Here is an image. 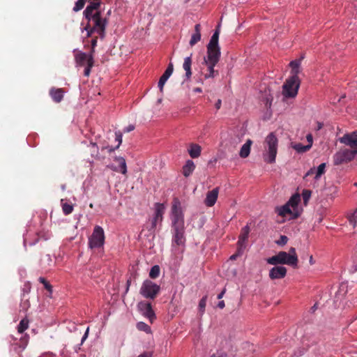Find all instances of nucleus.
<instances>
[{"mask_svg": "<svg viewBox=\"0 0 357 357\" xmlns=\"http://www.w3.org/2000/svg\"><path fill=\"white\" fill-rule=\"evenodd\" d=\"M84 18L87 20V24L84 27V30L87 31V37H90L93 33H97L100 38H104L107 20L106 18L102 17L101 12L96 11L94 15Z\"/></svg>", "mask_w": 357, "mask_h": 357, "instance_id": "f257e3e1", "label": "nucleus"}, {"mask_svg": "<svg viewBox=\"0 0 357 357\" xmlns=\"http://www.w3.org/2000/svg\"><path fill=\"white\" fill-rule=\"evenodd\" d=\"M268 264L271 265L287 264L296 267L298 259L294 248H291L289 252L280 251L277 255L266 259Z\"/></svg>", "mask_w": 357, "mask_h": 357, "instance_id": "f03ea898", "label": "nucleus"}, {"mask_svg": "<svg viewBox=\"0 0 357 357\" xmlns=\"http://www.w3.org/2000/svg\"><path fill=\"white\" fill-rule=\"evenodd\" d=\"M219 31L216 30L211 36L207 45V55L204 61L211 62L212 65H216L220 58L221 52L218 45Z\"/></svg>", "mask_w": 357, "mask_h": 357, "instance_id": "7ed1b4c3", "label": "nucleus"}, {"mask_svg": "<svg viewBox=\"0 0 357 357\" xmlns=\"http://www.w3.org/2000/svg\"><path fill=\"white\" fill-rule=\"evenodd\" d=\"M278 143V139L273 132L266 137L263 153V158L266 162L271 164L275 162Z\"/></svg>", "mask_w": 357, "mask_h": 357, "instance_id": "20e7f679", "label": "nucleus"}, {"mask_svg": "<svg viewBox=\"0 0 357 357\" xmlns=\"http://www.w3.org/2000/svg\"><path fill=\"white\" fill-rule=\"evenodd\" d=\"M160 291V285L155 284L150 280H146L143 282L139 293L145 298L155 299Z\"/></svg>", "mask_w": 357, "mask_h": 357, "instance_id": "39448f33", "label": "nucleus"}, {"mask_svg": "<svg viewBox=\"0 0 357 357\" xmlns=\"http://www.w3.org/2000/svg\"><path fill=\"white\" fill-rule=\"evenodd\" d=\"M171 220L172 228L184 227V218L181 202L176 197L172 202Z\"/></svg>", "mask_w": 357, "mask_h": 357, "instance_id": "423d86ee", "label": "nucleus"}, {"mask_svg": "<svg viewBox=\"0 0 357 357\" xmlns=\"http://www.w3.org/2000/svg\"><path fill=\"white\" fill-rule=\"evenodd\" d=\"M300 86L298 76H290L282 86V94L286 98H294Z\"/></svg>", "mask_w": 357, "mask_h": 357, "instance_id": "0eeeda50", "label": "nucleus"}, {"mask_svg": "<svg viewBox=\"0 0 357 357\" xmlns=\"http://www.w3.org/2000/svg\"><path fill=\"white\" fill-rule=\"evenodd\" d=\"M357 155V150H350L347 148L340 149L333 156V165H340L353 160Z\"/></svg>", "mask_w": 357, "mask_h": 357, "instance_id": "6e6552de", "label": "nucleus"}, {"mask_svg": "<svg viewBox=\"0 0 357 357\" xmlns=\"http://www.w3.org/2000/svg\"><path fill=\"white\" fill-rule=\"evenodd\" d=\"M105 233L103 229L96 225L91 236L89 238V246L90 248H100L105 243Z\"/></svg>", "mask_w": 357, "mask_h": 357, "instance_id": "1a4fd4ad", "label": "nucleus"}, {"mask_svg": "<svg viewBox=\"0 0 357 357\" xmlns=\"http://www.w3.org/2000/svg\"><path fill=\"white\" fill-rule=\"evenodd\" d=\"M137 309L144 317L149 319L151 323H153L155 319V314L151 303L145 301H140L137 304Z\"/></svg>", "mask_w": 357, "mask_h": 357, "instance_id": "9d476101", "label": "nucleus"}, {"mask_svg": "<svg viewBox=\"0 0 357 357\" xmlns=\"http://www.w3.org/2000/svg\"><path fill=\"white\" fill-rule=\"evenodd\" d=\"M340 143L351 148L350 150H357V130L344 134L339 139Z\"/></svg>", "mask_w": 357, "mask_h": 357, "instance_id": "9b49d317", "label": "nucleus"}, {"mask_svg": "<svg viewBox=\"0 0 357 357\" xmlns=\"http://www.w3.org/2000/svg\"><path fill=\"white\" fill-rule=\"evenodd\" d=\"M174 235L172 238V245H176L178 246L184 245L185 238L184 236L185 227L172 228Z\"/></svg>", "mask_w": 357, "mask_h": 357, "instance_id": "f8f14e48", "label": "nucleus"}, {"mask_svg": "<svg viewBox=\"0 0 357 357\" xmlns=\"http://www.w3.org/2000/svg\"><path fill=\"white\" fill-rule=\"evenodd\" d=\"M88 1L89 2V4L83 12L84 17H88V16L94 15V13H96V11L100 12L99 10L101 4L100 0H89Z\"/></svg>", "mask_w": 357, "mask_h": 357, "instance_id": "ddd939ff", "label": "nucleus"}, {"mask_svg": "<svg viewBox=\"0 0 357 357\" xmlns=\"http://www.w3.org/2000/svg\"><path fill=\"white\" fill-rule=\"evenodd\" d=\"M269 271V278L271 280L282 279L287 275V268L284 266L275 265Z\"/></svg>", "mask_w": 357, "mask_h": 357, "instance_id": "4468645a", "label": "nucleus"}, {"mask_svg": "<svg viewBox=\"0 0 357 357\" xmlns=\"http://www.w3.org/2000/svg\"><path fill=\"white\" fill-rule=\"evenodd\" d=\"M154 217L152 220V229L155 228L158 222H162V215L165 211V206L162 204L156 203Z\"/></svg>", "mask_w": 357, "mask_h": 357, "instance_id": "2eb2a0df", "label": "nucleus"}, {"mask_svg": "<svg viewBox=\"0 0 357 357\" xmlns=\"http://www.w3.org/2000/svg\"><path fill=\"white\" fill-rule=\"evenodd\" d=\"M203 65H205L206 66V70H204L202 69V75H203L204 78L205 79H209V78H213L216 75H218V71L215 70L214 67L215 65H212L211 62H205L204 61L202 63Z\"/></svg>", "mask_w": 357, "mask_h": 357, "instance_id": "dca6fc26", "label": "nucleus"}, {"mask_svg": "<svg viewBox=\"0 0 357 357\" xmlns=\"http://www.w3.org/2000/svg\"><path fill=\"white\" fill-rule=\"evenodd\" d=\"M218 196V188H215L213 189L212 190L208 191L206 194V197L204 200L205 204L208 207L213 206L217 201Z\"/></svg>", "mask_w": 357, "mask_h": 357, "instance_id": "f3484780", "label": "nucleus"}, {"mask_svg": "<svg viewBox=\"0 0 357 357\" xmlns=\"http://www.w3.org/2000/svg\"><path fill=\"white\" fill-rule=\"evenodd\" d=\"M250 233V227L249 226L246 225L244 227L241 229V234L238 236V241L237 242V246L243 247V248H245V241L248 238V235Z\"/></svg>", "mask_w": 357, "mask_h": 357, "instance_id": "a211bd4d", "label": "nucleus"}, {"mask_svg": "<svg viewBox=\"0 0 357 357\" xmlns=\"http://www.w3.org/2000/svg\"><path fill=\"white\" fill-rule=\"evenodd\" d=\"M63 93L62 89L52 88L50 91V95L55 102H60L63 100Z\"/></svg>", "mask_w": 357, "mask_h": 357, "instance_id": "6ab92c4d", "label": "nucleus"}, {"mask_svg": "<svg viewBox=\"0 0 357 357\" xmlns=\"http://www.w3.org/2000/svg\"><path fill=\"white\" fill-rule=\"evenodd\" d=\"M201 40V25L197 24L195 26V33L192 35L189 44L191 47L194 46Z\"/></svg>", "mask_w": 357, "mask_h": 357, "instance_id": "aec40b11", "label": "nucleus"}, {"mask_svg": "<svg viewBox=\"0 0 357 357\" xmlns=\"http://www.w3.org/2000/svg\"><path fill=\"white\" fill-rule=\"evenodd\" d=\"M88 59L87 54L82 52H79L75 56V60L78 66H84L86 63L87 64Z\"/></svg>", "mask_w": 357, "mask_h": 357, "instance_id": "412c9836", "label": "nucleus"}, {"mask_svg": "<svg viewBox=\"0 0 357 357\" xmlns=\"http://www.w3.org/2000/svg\"><path fill=\"white\" fill-rule=\"evenodd\" d=\"M252 144V140L248 139L246 142L242 146L239 153V155L241 158H245L249 155Z\"/></svg>", "mask_w": 357, "mask_h": 357, "instance_id": "4be33fe9", "label": "nucleus"}, {"mask_svg": "<svg viewBox=\"0 0 357 357\" xmlns=\"http://www.w3.org/2000/svg\"><path fill=\"white\" fill-rule=\"evenodd\" d=\"M191 66H192L191 56H187L186 58H185L184 62L183 64V68L185 71V77L187 79H190L192 75Z\"/></svg>", "mask_w": 357, "mask_h": 357, "instance_id": "5701e85b", "label": "nucleus"}, {"mask_svg": "<svg viewBox=\"0 0 357 357\" xmlns=\"http://www.w3.org/2000/svg\"><path fill=\"white\" fill-rule=\"evenodd\" d=\"M303 59V56H302L300 59H296L290 62L289 66L291 68V76H298V74L300 73L299 68L301 66V60Z\"/></svg>", "mask_w": 357, "mask_h": 357, "instance_id": "b1692460", "label": "nucleus"}, {"mask_svg": "<svg viewBox=\"0 0 357 357\" xmlns=\"http://www.w3.org/2000/svg\"><path fill=\"white\" fill-rule=\"evenodd\" d=\"M195 168V163L192 160H188L183 167V174L188 177L189 176Z\"/></svg>", "mask_w": 357, "mask_h": 357, "instance_id": "393cba45", "label": "nucleus"}, {"mask_svg": "<svg viewBox=\"0 0 357 357\" xmlns=\"http://www.w3.org/2000/svg\"><path fill=\"white\" fill-rule=\"evenodd\" d=\"M201 146L196 144H190V149L188 150L189 155L192 158H197L201 154Z\"/></svg>", "mask_w": 357, "mask_h": 357, "instance_id": "a878e982", "label": "nucleus"}, {"mask_svg": "<svg viewBox=\"0 0 357 357\" xmlns=\"http://www.w3.org/2000/svg\"><path fill=\"white\" fill-rule=\"evenodd\" d=\"M115 160L119 163V167L116 168L114 170L117 172H120L123 174H126L127 173V166L126 160L122 157H116Z\"/></svg>", "mask_w": 357, "mask_h": 357, "instance_id": "bb28decb", "label": "nucleus"}, {"mask_svg": "<svg viewBox=\"0 0 357 357\" xmlns=\"http://www.w3.org/2000/svg\"><path fill=\"white\" fill-rule=\"evenodd\" d=\"M276 211L279 215L282 217H285L287 215L292 213L290 206L287 203L281 207H278L276 208Z\"/></svg>", "mask_w": 357, "mask_h": 357, "instance_id": "cd10ccee", "label": "nucleus"}, {"mask_svg": "<svg viewBox=\"0 0 357 357\" xmlns=\"http://www.w3.org/2000/svg\"><path fill=\"white\" fill-rule=\"evenodd\" d=\"M291 147L298 153H305L310 149L311 144L303 145L301 143H296L293 144Z\"/></svg>", "mask_w": 357, "mask_h": 357, "instance_id": "c85d7f7f", "label": "nucleus"}, {"mask_svg": "<svg viewBox=\"0 0 357 357\" xmlns=\"http://www.w3.org/2000/svg\"><path fill=\"white\" fill-rule=\"evenodd\" d=\"M300 200V196L298 195H294L289 199L287 204L294 209L297 207Z\"/></svg>", "mask_w": 357, "mask_h": 357, "instance_id": "c756f323", "label": "nucleus"}, {"mask_svg": "<svg viewBox=\"0 0 357 357\" xmlns=\"http://www.w3.org/2000/svg\"><path fill=\"white\" fill-rule=\"evenodd\" d=\"M173 70H174V66L172 63H170L169 64V66H167L165 73L160 77V79L167 82V80L169 79V77L172 74Z\"/></svg>", "mask_w": 357, "mask_h": 357, "instance_id": "7c9ffc66", "label": "nucleus"}, {"mask_svg": "<svg viewBox=\"0 0 357 357\" xmlns=\"http://www.w3.org/2000/svg\"><path fill=\"white\" fill-rule=\"evenodd\" d=\"M29 326V320L27 319H22L18 326H17V331L19 333H22L24 331H26L28 328Z\"/></svg>", "mask_w": 357, "mask_h": 357, "instance_id": "2f4dec72", "label": "nucleus"}, {"mask_svg": "<svg viewBox=\"0 0 357 357\" xmlns=\"http://www.w3.org/2000/svg\"><path fill=\"white\" fill-rule=\"evenodd\" d=\"M61 206H62L63 212L65 215H69L73 211V206L67 202H63V199H61Z\"/></svg>", "mask_w": 357, "mask_h": 357, "instance_id": "473e14b6", "label": "nucleus"}, {"mask_svg": "<svg viewBox=\"0 0 357 357\" xmlns=\"http://www.w3.org/2000/svg\"><path fill=\"white\" fill-rule=\"evenodd\" d=\"M160 269L159 266H158V265L153 266L150 270L149 277L152 279L157 278L160 275Z\"/></svg>", "mask_w": 357, "mask_h": 357, "instance_id": "72a5a7b5", "label": "nucleus"}, {"mask_svg": "<svg viewBox=\"0 0 357 357\" xmlns=\"http://www.w3.org/2000/svg\"><path fill=\"white\" fill-rule=\"evenodd\" d=\"M89 147L91 156L94 158H98L99 155V150L97 144L96 143L91 142Z\"/></svg>", "mask_w": 357, "mask_h": 357, "instance_id": "f704fd0d", "label": "nucleus"}, {"mask_svg": "<svg viewBox=\"0 0 357 357\" xmlns=\"http://www.w3.org/2000/svg\"><path fill=\"white\" fill-rule=\"evenodd\" d=\"M115 135H116V140L119 142L118 145L116 147H114V148L109 147V146L107 147V149H108L109 152H112L114 150L117 149L119 147V146L121 145V144L122 143V134H121V132H116L115 133Z\"/></svg>", "mask_w": 357, "mask_h": 357, "instance_id": "c9c22d12", "label": "nucleus"}, {"mask_svg": "<svg viewBox=\"0 0 357 357\" xmlns=\"http://www.w3.org/2000/svg\"><path fill=\"white\" fill-rule=\"evenodd\" d=\"M137 328L139 331H144L147 333H151V327L144 322L140 321L137 324Z\"/></svg>", "mask_w": 357, "mask_h": 357, "instance_id": "e433bc0d", "label": "nucleus"}, {"mask_svg": "<svg viewBox=\"0 0 357 357\" xmlns=\"http://www.w3.org/2000/svg\"><path fill=\"white\" fill-rule=\"evenodd\" d=\"M325 169H326V163H321L317 167L316 175H315V179H319L322 174L325 173Z\"/></svg>", "mask_w": 357, "mask_h": 357, "instance_id": "4c0bfd02", "label": "nucleus"}, {"mask_svg": "<svg viewBox=\"0 0 357 357\" xmlns=\"http://www.w3.org/2000/svg\"><path fill=\"white\" fill-rule=\"evenodd\" d=\"M94 65V61H92L91 57H90L89 59H88V63L84 69V75L86 77H89L91 73V69Z\"/></svg>", "mask_w": 357, "mask_h": 357, "instance_id": "58836bf2", "label": "nucleus"}, {"mask_svg": "<svg viewBox=\"0 0 357 357\" xmlns=\"http://www.w3.org/2000/svg\"><path fill=\"white\" fill-rule=\"evenodd\" d=\"M349 221L351 225L354 227L357 223V210H356L352 214H351L349 218Z\"/></svg>", "mask_w": 357, "mask_h": 357, "instance_id": "ea45409f", "label": "nucleus"}, {"mask_svg": "<svg viewBox=\"0 0 357 357\" xmlns=\"http://www.w3.org/2000/svg\"><path fill=\"white\" fill-rule=\"evenodd\" d=\"M245 250V248H243L242 246L240 247V246H238L237 247V250H236V252L234 255H232L231 257H230V259L231 260H235L236 259V258L238 257H239L240 255H241L243 252V250Z\"/></svg>", "mask_w": 357, "mask_h": 357, "instance_id": "a19ab883", "label": "nucleus"}, {"mask_svg": "<svg viewBox=\"0 0 357 357\" xmlns=\"http://www.w3.org/2000/svg\"><path fill=\"white\" fill-rule=\"evenodd\" d=\"M39 281L44 284V287L47 290H48L50 292H52V285L44 278H39Z\"/></svg>", "mask_w": 357, "mask_h": 357, "instance_id": "79ce46f5", "label": "nucleus"}, {"mask_svg": "<svg viewBox=\"0 0 357 357\" xmlns=\"http://www.w3.org/2000/svg\"><path fill=\"white\" fill-rule=\"evenodd\" d=\"M30 307V303L28 299L23 301L20 303L21 310L26 312Z\"/></svg>", "mask_w": 357, "mask_h": 357, "instance_id": "37998d69", "label": "nucleus"}, {"mask_svg": "<svg viewBox=\"0 0 357 357\" xmlns=\"http://www.w3.org/2000/svg\"><path fill=\"white\" fill-rule=\"evenodd\" d=\"M27 343H28V337H21L20 340L19 346L22 349H24L26 347V346L27 345Z\"/></svg>", "mask_w": 357, "mask_h": 357, "instance_id": "c03bdc74", "label": "nucleus"}, {"mask_svg": "<svg viewBox=\"0 0 357 357\" xmlns=\"http://www.w3.org/2000/svg\"><path fill=\"white\" fill-rule=\"evenodd\" d=\"M206 296H204L200 300V301L199 303V310H202V312H204L205 310V307H206Z\"/></svg>", "mask_w": 357, "mask_h": 357, "instance_id": "a18cd8bd", "label": "nucleus"}, {"mask_svg": "<svg viewBox=\"0 0 357 357\" xmlns=\"http://www.w3.org/2000/svg\"><path fill=\"white\" fill-rule=\"evenodd\" d=\"M288 241V238L286 236L282 235L280 236V239L277 241L278 245H284Z\"/></svg>", "mask_w": 357, "mask_h": 357, "instance_id": "49530a36", "label": "nucleus"}, {"mask_svg": "<svg viewBox=\"0 0 357 357\" xmlns=\"http://www.w3.org/2000/svg\"><path fill=\"white\" fill-rule=\"evenodd\" d=\"M302 195L304 202H307L311 196V191L307 190H303Z\"/></svg>", "mask_w": 357, "mask_h": 357, "instance_id": "de8ad7c7", "label": "nucleus"}, {"mask_svg": "<svg viewBox=\"0 0 357 357\" xmlns=\"http://www.w3.org/2000/svg\"><path fill=\"white\" fill-rule=\"evenodd\" d=\"M165 82H166V81L162 80L160 78L159 82H158V87L160 89V92L163 91V87H164Z\"/></svg>", "mask_w": 357, "mask_h": 357, "instance_id": "09e8293b", "label": "nucleus"}, {"mask_svg": "<svg viewBox=\"0 0 357 357\" xmlns=\"http://www.w3.org/2000/svg\"><path fill=\"white\" fill-rule=\"evenodd\" d=\"M95 48L96 47H92L91 48V51L89 54H87V56L89 57L88 59H90V57H91L92 59V61H94V53H95Z\"/></svg>", "mask_w": 357, "mask_h": 357, "instance_id": "8fccbe9b", "label": "nucleus"}, {"mask_svg": "<svg viewBox=\"0 0 357 357\" xmlns=\"http://www.w3.org/2000/svg\"><path fill=\"white\" fill-rule=\"evenodd\" d=\"M89 328H87L86 331H85V333L84 334L83 337H82V340H81V343L79 344V346L82 345L83 344V342L86 340V339L88 337V335H89Z\"/></svg>", "mask_w": 357, "mask_h": 357, "instance_id": "3c124183", "label": "nucleus"}, {"mask_svg": "<svg viewBox=\"0 0 357 357\" xmlns=\"http://www.w3.org/2000/svg\"><path fill=\"white\" fill-rule=\"evenodd\" d=\"M135 129V126L133 125H129L128 127L125 128L123 131L125 132H129L132 131Z\"/></svg>", "mask_w": 357, "mask_h": 357, "instance_id": "603ef678", "label": "nucleus"}, {"mask_svg": "<svg viewBox=\"0 0 357 357\" xmlns=\"http://www.w3.org/2000/svg\"><path fill=\"white\" fill-rule=\"evenodd\" d=\"M138 357H152V353L151 352H144V353L140 354Z\"/></svg>", "mask_w": 357, "mask_h": 357, "instance_id": "864d4df0", "label": "nucleus"}, {"mask_svg": "<svg viewBox=\"0 0 357 357\" xmlns=\"http://www.w3.org/2000/svg\"><path fill=\"white\" fill-rule=\"evenodd\" d=\"M97 45V37H95L93 38H92L91 41V46L92 47H96Z\"/></svg>", "mask_w": 357, "mask_h": 357, "instance_id": "5fc2aeb1", "label": "nucleus"}, {"mask_svg": "<svg viewBox=\"0 0 357 357\" xmlns=\"http://www.w3.org/2000/svg\"><path fill=\"white\" fill-rule=\"evenodd\" d=\"M40 357H56V355L53 354L52 353H47L43 354Z\"/></svg>", "mask_w": 357, "mask_h": 357, "instance_id": "6e6d98bb", "label": "nucleus"}, {"mask_svg": "<svg viewBox=\"0 0 357 357\" xmlns=\"http://www.w3.org/2000/svg\"><path fill=\"white\" fill-rule=\"evenodd\" d=\"M221 105H222V101L220 99H218V101L216 102L215 106V108L217 109H219L220 107H221Z\"/></svg>", "mask_w": 357, "mask_h": 357, "instance_id": "4d7b16f0", "label": "nucleus"}, {"mask_svg": "<svg viewBox=\"0 0 357 357\" xmlns=\"http://www.w3.org/2000/svg\"><path fill=\"white\" fill-rule=\"evenodd\" d=\"M307 142H309L308 144H311V146L312 145V135L309 134L307 135Z\"/></svg>", "mask_w": 357, "mask_h": 357, "instance_id": "13d9d810", "label": "nucleus"}, {"mask_svg": "<svg viewBox=\"0 0 357 357\" xmlns=\"http://www.w3.org/2000/svg\"><path fill=\"white\" fill-rule=\"evenodd\" d=\"M225 306L224 301H221L218 303V307L220 309H223Z\"/></svg>", "mask_w": 357, "mask_h": 357, "instance_id": "bf43d9fd", "label": "nucleus"}, {"mask_svg": "<svg viewBox=\"0 0 357 357\" xmlns=\"http://www.w3.org/2000/svg\"><path fill=\"white\" fill-rule=\"evenodd\" d=\"M226 289H224L217 296L218 299H221L225 294Z\"/></svg>", "mask_w": 357, "mask_h": 357, "instance_id": "052dcab7", "label": "nucleus"}, {"mask_svg": "<svg viewBox=\"0 0 357 357\" xmlns=\"http://www.w3.org/2000/svg\"><path fill=\"white\" fill-rule=\"evenodd\" d=\"M314 169H310L306 174H305V177H307L312 174H314Z\"/></svg>", "mask_w": 357, "mask_h": 357, "instance_id": "680f3d73", "label": "nucleus"}, {"mask_svg": "<svg viewBox=\"0 0 357 357\" xmlns=\"http://www.w3.org/2000/svg\"><path fill=\"white\" fill-rule=\"evenodd\" d=\"M193 91L195 93H201L202 91V89L199 87L195 88Z\"/></svg>", "mask_w": 357, "mask_h": 357, "instance_id": "e2e57ef3", "label": "nucleus"}, {"mask_svg": "<svg viewBox=\"0 0 357 357\" xmlns=\"http://www.w3.org/2000/svg\"><path fill=\"white\" fill-rule=\"evenodd\" d=\"M309 261H310V264L311 265H312V264H314V260L313 259V257H312V255L310 257V260H309Z\"/></svg>", "mask_w": 357, "mask_h": 357, "instance_id": "0e129e2a", "label": "nucleus"}, {"mask_svg": "<svg viewBox=\"0 0 357 357\" xmlns=\"http://www.w3.org/2000/svg\"><path fill=\"white\" fill-rule=\"evenodd\" d=\"M317 308V304H314L312 307H311V310L312 312H314L316 310V309Z\"/></svg>", "mask_w": 357, "mask_h": 357, "instance_id": "69168bd1", "label": "nucleus"}, {"mask_svg": "<svg viewBox=\"0 0 357 357\" xmlns=\"http://www.w3.org/2000/svg\"><path fill=\"white\" fill-rule=\"evenodd\" d=\"M130 284V280H128V282H127V286H128V287H127V289H126V291H128V288H129Z\"/></svg>", "mask_w": 357, "mask_h": 357, "instance_id": "338daca9", "label": "nucleus"}, {"mask_svg": "<svg viewBox=\"0 0 357 357\" xmlns=\"http://www.w3.org/2000/svg\"><path fill=\"white\" fill-rule=\"evenodd\" d=\"M23 291H24L23 296H24L25 293H26V294H27V293L29 292V291H28V290H27V291H25L24 289Z\"/></svg>", "mask_w": 357, "mask_h": 357, "instance_id": "774afa93", "label": "nucleus"}]
</instances>
